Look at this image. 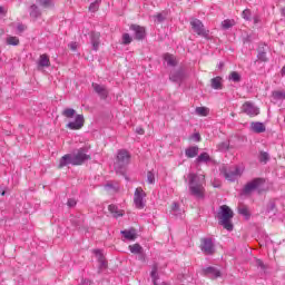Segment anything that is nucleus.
Returning a JSON list of instances; mask_svg holds the SVG:
<instances>
[{
    "label": "nucleus",
    "instance_id": "nucleus-30",
    "mask_svg": "<svg viewBox=\"0 0 285 285\" xmlns=\"http://www.w3.org/2000/svg\"><path fill=\"white\" fill-rule=\"evenodd\" d=\"M228 148H230V141L228 140H225L217 145V150H219V153H226Z\"/></svg>",
    "mask_w": 285,
    "mask_h": 285
},
{
    "label": "nucleus",
    "instance_id": "nucleus-19",
    "mask_svg": "<svg viewBox=\"0 0 285 285\" xmlns=\"http://www.w3.org/2000/svg\"><path fill=\"white\" fill-rule=\"evenodd\" d=\"M250 130L257 135L266 132V126L263 122L256 121L250 124Z\"/></svg>",
    "mask_w": 285,
    "mask_h": 285
},
{
    "label": "nucleus",
    "instance_id": "nucleus-39",
    "mask_svg": "<svg viewBox=\"0 0 285 285\" xmlns=\"http://www.w3.org/2000/svg\"><path fill=\"white\" fill-rule=\"evenodd\" d=\"M131 42H132V38L130 37V35L129 33H124L122 35V43H124V46H128Z\"/></svg>",
    "mask_w": 285,
    "mask_h": 285
},
{
    "label": "nucleus",
    "instance_id": "nucleus-35",
    "mask_svg": "<svg viewBox=\"0 0 285 285\" xmlns=\"http://www.w3.org/2000/svg\"><path fill=\"white\" fill-rule=\"evenodd\" d=\"M239 215H243V217H246L248 219L250 217V213L248 212V207H239L238 208Z\"/></svg>",
    "mask_w": 285,
    "mask_h": 285
},
{
    "label": "nucleus",
    "instance_id": "nucleus-46",
    "mask_svg": "<svg viewBox=\"0 0 285 285\" xmlns=\"http://www.w3.org/2000/svg\"><path fill=\"white\" fill-rule=\"evenodd\" d=\"M171 210L175 215H177L178 210H179V205L177 203L173 204Z\"/></svg>",
    "mask_w": 285,
    "mask_h": 285
},
{
    "label": "nucleus",
    "instance_id": "nucleus-31",
    "mask_svg": "<svg viewBox=\"0 0 285 285\" xmlns=\"http://www.w3.org/2000/svg\"><path fill=\"white\" fill-rule=\"evenodd\" d=\"M76 110L72 109V108H66L63 111H62V116L63 117H67V119H72V117H75L76 115Z\"/></svg>",
    "mask_w": 285,
    "mask_h": 285
},
{
    "label": "nucleus",
    "instance_id": "nucleus-34",
    "mask_svg": "<svg viewBox=\"0 0 285 285\" xmlns=\"http://www.w3.org/2000/svg\"><path fill=\"white\" fill-rule=\"evenodd\" d=\"M269 159H271V156L268 155V153L262 151V153L259 154V161H261L262 164H266Z\"/></svg>",
    "mask_w": 285,
    "mask_h": 285
},
{
    "label": "nucleus",
    "instance_id": "nucleus-43",
    "mask_svg": "<svg viewBox=\"0 0 285 285\" xmlns=\"http://www.w3.org/2000/svg\"><path fill=\"white\" fill-rule=\"evenodd\" d=\"M256 266L258 268H262V271L266 268V265H264V262H262V259H256Z\"/></svg>",
    "mask_w": 285,
    "mask_h": 285
},
{
    "label": "nucleus",
    "instance_id": "nucleus-8",
    "mask_svg": "<svg viewBox=\"0 0 285 285\" xmlns=\"http://www.w3.org/2000/svg\"><path fill=\"white\" fill-rule=\"evenodd\" d=\"M264 185V178H255L247 183L243 188V195H250L253 190H257Z\"/></svg>",
    "mask_w": 285,
    "mask_h": 285
},
{
    "label": "nucleus",
    "instance_id": "nucleus-29",
    "mask_svg": "<svg viewBox=\"0 0 285 285\" xmlns=\"http://www.w3.org/2000/svg\"><path fill=\"white\" fill-rule=\"evenodd\" d=\"M229 81H233L234 83H239V81H242V75H239V72L237 71H233L229 77H228Z\"/></svg>",
    "mask_w": 285,
    "mask_h": 285
},
{
    "label": "nucleus",
    "instance_id": "nucleus-6",
    "mask_svg": "<svg viewBox=\"0 0 285 285\" xmlns=\"http://www.w3.org/2000/svg\"><path fill=\"white\" fill-rule=\"evenodd\" d=\"M190 26L194 32L198 35V37H204V39H208L210 31L204 28V23L199 19H191Z\"/></svg>",
    "mask_w": 285,
    "mask_h": 285
},
{
    "label": "nucleus",
    "instance_id": "nucleus-16",
    "mask_svg": "<svg viewBox=\"0 0 285 285\" xmlns=\"http://www.w3.org/2000/svg\"><path fill=\"white\" fill-rule=\"evenodd\" d=\"M122 237L128 242H135L137 239V232L135 229H125L120 232Z\"/></svg>",
    "mask_w": 285,
    "mask_h": 285
},
{
    "label": "nucleus",
    "instance_id": "nucleus-48",
    "mask_svg": "<svg viewBox=\"0 0 285 285\" xmlns=\"http://www.w3.org/2000/svg\"><path fill=\"white\" fill-rule=\"evenodd\" d=\"M272 210H275V203H269L267 206V213H271Z\"/></svg>",
    "mask_w": 285,
    "mask_h": 285
},
{
    "label": "nucleus",
    "instance_id": "nucleus-26",
    "mask_svg": "<svg viewBox=\"0 0 285 285\" xmlns=\"http://www.w3.org/2000/svg\"><path fill=\"white\" fill-rule=\"evenodd\" d=\"M164 59L168 66H177V58L175 56L166 53Z\"/></svg>",
    "mask_w": 285,
    "mask_h": 285
},
{
    "label": "nucleus",
    "instance_id": "nucleus-38",
    "mask_svg": "<svg viewBox=\"0 0 285 285\" xmlns=\"http://www.w3.org/2000/svg\"><path fill=\"white\" fill-rule=\"evenodd\" d=\"M234 23H235V21H233V20H224L222 22V26H223L224 30H228L229 28H233Z\"/></svg>",
    "mask_w": 285,
    "mask_h": 285
},
{
    "label": "nucleus",
    "instance_id": "nucleus-1",
    "mask_svg": "<svg viewBox=\"0 0 285 285\" xmlns=\"http://www.w3.org/2000/svg\"><path fill=\"white\" fill-rule=\"evenodd\" d=\"M90 147L85 146L77 149L73 154H66L59 160L58 168H66V166H82L86 161H89Z\"/></svg>",
    "mask_w": 285,
    "mask_h": 285
},
{
    "label": "nucleus",
    "instance_id": "nucleus-21",
    "mask_svg": "<svg viewBox=\"0 0 285 285\" xmlns=\"http://www.w3.org/2000/svg\"><path fill=\"white\" fill-rule=\"evenodd\" d=\"M108 210H109V213H111V215H114V217L116 219L118 217H124V210L119 209V207H117V205H109Z\"/></svg>",
    "mask_w": 285,
    "mask_h": 285
},
{
    "label": "nucleus",
    "instance_id": "nucleus-44",
    "mask_svg": "<svg viewBox=\"0 0 285 285\" xmlns=\"http://www.w3.org/2000/svg\"><path fill=\"white\" fill-rule=\"evenodd\" d=\"M257 57H258L259 61H266V52L261 51V52H258Z\"/></svg>",
    "mask_w": 285,
    "mask_h": 285
},
{
    "label": "nucleus",
    "instance_id": "nucleus-56",
    "mask_svg": "<svg viewBox=\"0 0 285 285\" xmlns=\"http://www.w3.org/2000/svg\"><path fill=\"white\" fill-rule=\"evenodd\" d=\"M218 68H224V62H219Z\"/></svg>",
    "mask_w": 285,
    "mask_h": 285
},
{
    "label": "nucleus",
    "instance_id": "nucleus-37",
    "mask_svg": "<svg viewBox=\"0 0 285 285\" xmlns=\"http://www.w3.org/2000/svg\"><path fill=\"white\" fill-rule=\"evenodd\" d=\"M8 46H19V38L17 37H9L7 38Z\"/></svg>",
    "mask_w": 285,
    "mask_h": 285
},
{
    "label": "nucleus",
    "instance_id": "nucleus-20",
    "mask_svg": "<svg viewBox=\"0 0 285 285\" xmlns=\"http://www.w3.org/2000/svg\"><path fill=\"white\" fill-rule=\"evenodd\" d=\"M184 77H186V73L184 71H174L170 73L169 79L171 81H175L176 83H180V81H184Z\"/></svg>",
    "mask_w": 285,
    "mask_h": 285
},
{
    "label": "nucleus",
    "instance_id": "nucleus-9",
    "mask_svg": "<svg viewBox=\"0 0 285 285\" xmlns=\"http://www.w3.org/2000/svg\"><path fill=\"white\" fill-rule=\"evenodd\" d=\"M200 250L204 255H215V243L213 238H202Z\"/></svg>",
    "mask_w": 285,
    "mask_h": 285
},
{
    "label": "nucleus",
    "instance_id": "nucleus-51",
    "mask_svg": "<svg viewBox=\"0 0 285 285\" xmlns=\"http://www.w3.org/2000/svg\"><path fill=\"white\" fill-rule=\"evenodd\" d=\"M17 30H18L19 32H23V30H26V26H23V24H18Z\"/></svg>",
    "mask_w": 285,
    "mask_h": 285
},
{
    "label": "nucleus",
    "instance_id": "nucleus-45",
    "mask_svg": "<svg viewBox=\"0 0 285 285\" xmlns=\"http://www.w3.org/2000/svg\"><path fill=\"white\" fill-rule=\"evenodd\" d=\"M67 205L69 206V208H72V207L77 206V200H75L73 198H70L68 200Z\"/></svg>",
    "mask_w": 285,
    "mask_h": 285
},
{
    "label": "nucleus",
    "instance_id": "nucleus-47",
    "mask_svg": "<svg viewBox=\"0 0 285 285\" xmlns=\"http://www.w3.org/2000/svg\"><path fill=\"white\" fill-rule=\"evenodd\" d=\"M138 259L139 262H146V254H144V252L138 253Z\"/></svg>",
    "mask_w": 285,
    "mask_h": 285
},
{
    "label": "nucleus",
    "instance_id": "nucleus-36",
    "mask_svg": "<svg viewBox=\"0 0 285 285\" xmlns=\"http://www.w3.org/2000/svg\"><path fill=\"white\" fill-rule=\"evenodd\" d=\"M38 2L40 6H42V8H52V6H55L52 0H38Z\"/></svg>",
    "mask_w": 285,
    "mask_h": 285
},
{
    "label": "nucleus",
    "instance_id": "nucleus-50",
    "mask_svg": "<svg viewBox=\"0 0 285 285\" xmlns=\"http://www.w3.org/2000/svg\"><path fill=\"white\" fill-rule=\"evenodd\" d=\"M90 284H92V282H90V279H82L79 285H90Z\"/></svg>",
    "mask_w": 285,
    "mask_h": 285
},
{
    "label": "nucleus",
    "instance_id": "nucleus-32",
    "mask_svg": "<svg viewBox=\"0 0 285 285\" xmlns=\"http://www.w3.org/2000/svg\"><path fill=\"white\" fill-rule=\"evenodd\" d=\"M101 4V0H96L89 6L90 12H97L99 10V6Z\"/></svg>",
    "mask_w": 285,
    "mask_h": 285
},
{
    "label": "nucleus",
    "instance_id": "nucleus-27",
    "mask_svg": "<svg viewBox=\"0 0 285 285\" xmlns=\"http://www.w3.org/2000/svg\"><path fill=\"white\" fill-rule=\"evenodd\" d=\"M129 250L130 253H132L134 255H139V253H142L144 247H141V245L139 244H134V245H129Z\"/></svg>",
    "mask_w": 285,
    "mask_h": 285
},
{
    "label": "nucleus",
    "instance_id": "nucleus-13",
    "mask_svg": "<svg viewBox=\"0 0 285 285\" xmlns=\"http://www.w3.org/2000/svg\"><path fill=\"white\" fill-rule=\"evenodd\" d=\"M92 88L100 99H108V89L106 86L94 82Z\"/></svg>",
    "mask_w": 285,
    "mask_h": 285
},
{
    "label": "nucleus",
    "instance_id": "nucleus-49",
    "mask_svg": "<svg viewBox=\"0 0 285 285\" xmlns=\"http://www.w3.org/2000/svg\"><path fill=\"white\" fill-rule=\"evenodd\" d=\"M69 48H70V50H77V42H70L69 43Z\"/></svg>",
    "mask_w": 285,
    "mask_h": 285
},
{
    "label": "nucleus",
    "instance_id": "nucleus-4",
    "mask_svg": "<svg viewBox=\"0 0 285 285\" xmlns=\"http://www.w3.org/2000/svg\"><path fill=\"white\" fill-rule=\"evenodd\" d=\"M233 210L227 205L220 206V213H218V224L226 230H233Z\"/></svg>",
    "mask_w": 285,
    "mask_h": 285
},
{
    "label": "nucleus",
    "instance_id": "nucleus-33",
    "mask_svg": "<svg viewBox=\"0 0 285 285\" xmlns=\"http://www.w3.org/2000/svg\"><path fill=\"white\" fill-rule=\"evenodd\" d=\"M154 20L156 23H163V21H166V12L154 16Z\"/></svg>",
    "mask_w": 285,
    "mask_h": 285
},
{
    "label": "nucleus",
    "instance_id": "nucleus-10",
    "mask_svg": "<svg viewBox=\"0 0 285 285\" xmlns=\"http://www.w3.org/2000/svg\"><path fill=\"white\" fill-rule=\"evenodd\" d=\"M242 112L248 117H257V115H259V107L255 106V104L250 101H246L242 106Z\"/></svg>",
    "mask_w": 285,
    "mask_h": 285
},
{
    "label": "nucleus",
    "instance_id": "nucleus-14",
    "mask_svg": "<svg viewBox=\"0 0 285 285\" xmlns=\"http://www.w3.org/2000/svg\"><path fill=\"white\" fill-rule=\"evenodd\" d=\"M204 275L207 277H210V279H217V277H222V272L217 269L216 267H206L203 269Z\"/></svg>",
    "mask_w": 285,
    "mask_h": 285
},
{
    "label": "nucleus",
    "instance_id": "nucleus-55",
    "mask_svg": "<svg viewBox=\"0 0 285 285\" xmlns=\"http://www.w3.org/2000/svg\"><path fill=\"white\" fill-rule=\"evenodd\" d=\"M281 73L284 76L285 75V66L282 68Z\"/></svg>",
    "mask_w": 285,
    "mask_h": 285
},
{
    "label": "nucleus",
    "instance_id": "nucleus-57",
    "mask_svg": "<svg viewBox=\"0 0 285 285\" xmlns=\"http://www.w3.org/2000/svg\"><path fill=\"white\" fill-rule=\"evenodd\" d=\"M1 12H3V7H0V14H1Z\"/></svg>",
    "mask_w": 285,
    "mask_h": 285
},
{
    "label": "nucleus",
    "instance_id": "nucleus-3",
    "mask_svg": "<svg viewBox=\"0 0 285 285\" xmlns=\"http://www.w3.org/2000/svg\"><path fill=\"white\" fill-rule=\"evenodd\" d=\"M130 164V153L126 149H119L117 153V158L115 163V170L116 173H119L120 175L126 174V166Z\"/></svg>",
    "mask_w": 285,
    "mask_h": 285
},
{
    "label": "nucleus",
    "instance_id": "nucleus-28",
    "mask_svg": "<svg viewBox=\"0 0 285 285\" xmlns=\"http://www.w3.org/2000/svg\"><path fill=\"white\" fill-rule=\"evenodd\" d=\"M209 112H210V110L207 107H197L196 108V115H198V117H208Z\"/></svg>",
    "mask_w": 285,
    "mask_h": 285
},
{
    "label": "nucleus",
    "instance_id": "nucleus-24",
    "mask_svg": "<svg viewBox=\"0 0 285 285\" xmlns=\"http://www.w3.org/2000/svg\"><path fill=\"white\" fill-rule=\"evenodd\" d=\"M208 161H210V155L208 153H202L196 158V164H208Z\"/></svg>",
    "mask_w": 285,
    "mask_h": 285
},
{
    "label": "nucleus",
    "instance_id": "nucleus-54",
    "mask_svg": "<svg viewBox=\"0 0 285 285\" xmlns=\"http://www.w3.org/2000/svg\"><path fill=\"white\" fill-rule=\"evenodd\" d=\"M254 23H259V16L254 17Z\"/></svg>",
    "mask_w": 285,
    "mask_h": 285
},
{
    "label": "nucleus",
    "instance_id": "nucleus-52",
    "mask_svg": "<svg viewBox=\"0 0 285 285\" xmlns=\"http://www.w3.org/2000/svg\"><path fill=\"white\" fill-rule=\"evenodd\" d=\"M193 139L195 141H199L202 139V136H199V134H194Z\"/></svg>",
    "mask_w": 285,
    "mask_h": 285
},
{
    "label": "nucleus",
    "instance_id": "nucleus-41",
    "mask_svg": "<svg viewBox=\"0 0 285 285\" xmlns=\"http://www.w3.org/2000/svg\"><path fill=\"white\" fill-rule=\"evenodd\" d=\"M273 97L274 99H285V91H274Z\"/></svg>",
    "mask_w": 285,
    "mask_h": 285
},
{
    "label": "nucleus",
    "instance_id": "nucleus-12",
    "mask_svg": "<svg viewBox=\"0 0 285 285\" xmlns=\"http://www.w3.org/2000/svg\"><path fill=\"white\" fill-rule=\"evenodd\" d=\"M130 30L135 32V38L138 41H141V39L146 38V28L139 26V24H131Z\"/></svg>",
    "mask_w": 285,
    "mask_h": 285
},
{
    "label": "nucleus",
    "instance_id": "nucleus-17",
    "mask_svg": "<svg viewBox=\"0 0 285 285\" xmlns=\"http://www.w3.org/2000/svg\"><path fill=\"white\" fill-rule=\"evenodd\" d=\"M100 38H101V35L99 32H91L90 40H91L92 50L95 51L99 50V45L101 43L99 41Z\"/></svg>",
    "mask_w": 285,
    "mask_h": 285
},
{
    "label": "nucleus",
    "instance_id": "nucleus-2",
    "mask_svg": "<svg viewBox=\"0 0 285 285\" xmlns=\"http://www.w3.org/2000/svg\"><path fill=\"white\" fill-rule=\"evenodd\" d=\"M187 178L189 180L190 195L196 197V199H204L206 197V188L204 187L206 186V176L190 173Z\"/></svg>",
    "mask_w": 285,
    "mask_h": 285
},
{
    "label": "nucleus",
    "instance_id": "nucleus-5",
    "mask_svg": "<svg viewBox=\"0 0 285 285\" xmlns=\"http://www.w3.org/2000/svg\"><path fill=\"white\" fill-rule=\"evenodd\" d=\"M146 197L147 194L145 193L144 188L138 187L134 193V206L138 210H144L146 208Z\"/></svg>",
    "mask_w": 285,
    "mask_h": 285
},
{
    "label": "nucleus",
    "instance_id": "nucleus-23",
    "mask_svg": "<svg viewBox=\"0 0 285 285\" xmlns=\"http://www.w3.org/2000/svg\"><path fill=\"white\" fill-rule=\"evenodd\" d=\"M210 86L214 90H222V77L217 76L210 80Z\"/></svg>",
    "mask_w": 285,
    "mask_h": 285
},
{
    "label": "nucleus",
    "instance_id": "nucleus-40",
    "mask_svg": "<svg viewBox=\"0 0 285 285\" xmlns=\"http://www.w3.org/2000/svg\"><path fill=\"white\" fill-rule=\"evenodd\" d=\"M242 17H243V19H245V21H250V9H245L242 12Z\"/></svg>",
    "mask_w": 285,
    "mask_h": 285
},
{
    "label": "nucleus",
    "instance_id": "nucleus-25",
    "mask_svg": "<svg viewBox=\"0 0 285 285\" xmlns=\"http://www.w3.org/2000/svg\"><path fill=\"white\" fill-rule=\"evenodd\" d=\"M30 17H32V19L41 17V11L39 10V7H37L36 4H32L30 7Z\"/></svg>",
    "mask_w": 285,
    "mask_h": 285
},
{
    "label": "nucleus",
    "instance_id": "nucleus-42",
    "mask_svg": "<svg viewBox=\"0 0 285 285\" xmlns=\"http://www.w3.org/2000/svg\"><path fill=\"white\" fill-rule=\"evenodd\" d=\"M147 183L148 184H155V174L153 171L147 173Z\"/></svg>",
    "mask_w": 285,
    "mask_h": 285
},
{
    "label": "nucleus",
    "instance_id": "nucleus-7",
    "mask_svg": "<svg viewBox=\"0 0 285 285\" xmlns=\"http://www.w3.org/2000/svg\"><path fill=\"white\" fill-rule=\"evenodd\" d=\"M244 174V167H232L228 170H225L224 175H225V179H227V181H235L237 179H239V177H242V175Z\"/></svg>",
    "mask_w": 285,
    "mask_h": 285
},
{
    "label": "nucleus",
    "instance_id": "nucleus-11",
    "mask_svg": "<svg viewBox=\"0 0 285 285\" xmlns=\"http://www.w3.org/2000/svg\"><path fill=\"white\" fill-rule=\"evenodd\" d=\"M83 115H77L75 121H70L67 124V128H69V130H81V128H83Z\"/></svg>",
    "mask_w": 285,
    "mask_h": 285
},
{
    "label": "nucleus",
    "instance_id": "nucleus-18",
    "mask_svg": "<svg viewBox=\"0 0 285 285\" xmlns=\"http://www.w3.org/2000/svg\"><path fill=\"white\" fill-rule=\"evenodd\" d=\"M185 155L188 159H195L199 155V147L190 146L185 149Z\"/></svg>",
    "mask_w": 285,
    "mask_h": 285
},
{
    "label": "nucleus",
    "instance_id": "nucleus-58",
    "mask_svg": "<svg viewBox=\"0 0 285 285\" xmlns=\"http://www.w3.org/2000/svg\"><path fill=\"white\" fill-rule=\"evenodd\" d=\"M1 195H2V196L6 195V191H1Z\"/></svg>",
    "mask_w": 285,
    "mask_h": 285
},
{
    "label": "nucleus",
    "instance_id": "nucleus-53",
    "mask_svg": "<svg viewBox=\"0 0 285 285\" xmlns=\"http://www.w3.org/2000/svg\"><path fill=\"white\" fill-rule=\"evenodd\" d=\"M136 132L137 135H144V128L141 127L136 128Z\"/></svg>",
    "mask_w": 285,
    "mask_h": 285
},
{
    "label": "nucleus",
    "instance_id": "nucleus-22",
    "mask_svg": "<svg viewBox=\"0 0 285 285\" xmlns=\"http://www.w3.org/2000/svg\"><path fill=\"white\" fill-rule=\"evenodd\" d=\"M38 66L40 68H50V58L48 55L43 53L40 56V59L38 61Z\"/></svg>",
    "mask_w": 285,
    "mask_h": 285
},
{
    "label": "nucleus",
    "instance_id": "nucleus-15",
    "mask_svg": "<svg viewBox=\"0 0 285 285\" xmlns=\"http://www.w3.org/2000/svg\"><path fill=\"white\" fill-rule=\"evenodd\" d=\"M94 254L99 262V268H107L108 262H106V258L104 257V252H101V249H94Z\"/></svg>",
    "mask_w": 285,
    "mask_h": 285
}]
</instances>
